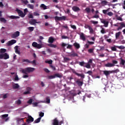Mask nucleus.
I'll use <instances>...</instances> for the list:
<instances>
[{
	"instance_id": "44",
	"label": "nucleus",
	"mask_w": 125,
	"mask_h": 125,
	"mask_svg": "<svg viewBox=\"0 0 125 125\" xmlns=\"http://www.w3.org/2000/svg\"><path fill=\"white\" fill-rule=\"evenodd\" d=\"M85 11L86 12H87V13H90V8L86 7V8L85 9Z\"/></svg>"
},
{
	"instance_id": "8",
	"label": "nucleus",
	"mask_w": 125,
	"mask_h": 125,
	"mask_svg": "<svg viewBox=\"0 0 125 125\" xmlns=\"http://www.w3.org/2000/svg\"><path fill=\"white\" fill-rule=\"evenodd\" d=\"M32 46L33 47H36V48H38V49H40L42 47V46L40 44H38L37 42H33L32 44Z\"/></svg>"
},
{
	"instance_id": "10",
	"label": "nucleus",
	"mask_w": 125,
	"mask_h": 125,
	"mask_svg": "<svg viewBox=\"0 0 125 125\" xmlns=\"http://www.w3.org/2000/svg\"><path fill=\"white\" fill-rule=\"evenodd\" d=\"M33 122H34V118H33V117H32L31 116L28 115V119L26 120V123L29 124L30 123H33Z\"/></svg>"
},
{
	"instance_id": "24",
	"label": "nucleus",
	"mask_w": 125,
	"mask_h": 125,
	"mask_svg": "<svg viewBox=\"0 0 125 125\" xmlns=\"http://www.w3.org/2000/svg\"><path fill=\"white\" fill-rule=\"evenodd\" d=\"M74 46H75V48H77V49H79L80 47H81V46L80 45V44H79L78 42H75L73 44Z\"/></svg>"
},
{
	"instance_id": "16",
	"label": "nucleus",
	"mask_w": 125,
	"mask_h": 125,
	"mask_svg": "<svg viewBox=\"0 0 125 125\" xmlns=\"http://www.w3.org/2000/svg\"><path fill=\"white\" fill-rule=\"evenodd\" d=\"M79 35L80 36L81 40H82L83 42H85V35H84L83 33H81Z\"/></svg>"
},
{
	"instance_id": "4",
	"label": "nucleus",
	"mask_w": 125,
	"mask_h": 125,
	"mask_svg": "<svg viewBox=\"0 0 125 125\" xmlns=\"http://www.w3.org/2000/svg\"><path fill=\"white\" fill-rule=\"evenodd\" d=\"M62 124H64V121H61V122L58 121L57 118H56L53 120V125H61Z\"/></svg>"
},
{
	"instance_id": "26",
	"label": "nucleus",
	"mask_w": 125,
	"mask_h": 125,
	"mask_svg": "<svg viewBox=\"0 0 125 125\" xmlns=\"http://www.w3.org/2000/svg\"><path fill=\"white\" fill-rule=\"evenodd\" d=\"M18 46H16L15 47V53H17V54H19V55H20L21 53H20V51H19V50H18Z\"/></svg>"
},
{
	"instance_id": "32",
	"label": "nucleus",
	"mask_w": 125,
	"mask_h": 125,
	"mask_svg": "<svg viewBox=\"0 0 125 125\" xmlns=\"http://www.w3.org/2000/svg\"><path fill=\"white\" fill-rule=\"evenodd\" d=\"M86 64V63L84 62H83V61L79 62V65L80 66H82V67H85Z\"/></svg>"
},
{
	"instance_id": "38",
	"label": "nucleus",
	"mask_w": 125,
	"mask_h": 125,
	"mask_svg": "<svg viewBox=\"0 0 125 125\" xmlns=\"http://www.w3.org/2000/svg\"><path fill=\"white\" fill-rule=\"evenodd\" d=\"M48 46H50V47H54V48H56V47H57V46L56 45H54L52 43L48 44Z\"/></svg>"
},
{
	"instance_id": "23",
	"label": "nucleus",
	"mask_w": 125,
	"mask_h": 125,
	"mask_svg": "<svg viewBox=\"0 0 125 125\" xmlns=\"http://www.w3.org/2000/svg\"><path fill=\"white\" fill-rule=\"evenodd\" d=\"M121 34H122V32H121V31L117 32L115 34L116 40H118V39H119V38H120V36H121Z\"/></svg>"
},
{
	"instance_id": "15",
	"label": "nucleus",
	"mask_w": 125,
	"mask_h": 125,
	"mask_svg": "<svg viewBox=\"0 0 125 125\" xmlns=\"http://www.w3.org/2000/svg\"><path fill=\"white\" fill-rule=\"evenodd\" d=\"M29 23L30 25H36V23H39V22L37 21V20L35 19H32L29 21Z\"/></svg>"
},
{
	"instance_id": "60",
	"label": "nucleus",
	"mask_w": 125,
	"mask_h": 125,
	"mask_svg": "<svg viewBox=\"0 0 125 125\" xmlns=\"http://www.w3.org/2000/svg\"><path fill=\"white\" fill-rule=\"evenodd\" d=\"M70 59L69 58H66V57L64 58V61H65V62H68V61H70Z\"/></svg>"
},
{
	"instance_id": "30",
	"label": "nucleus",
	"mask_w": 125,
	"mask_h": 125,
	"mask_svg": "<svg viewBox=\"0 0 125 125\" xmlns=\"http://www.w3.org/2000/svg\"><path fill=\"white\" fill-rule=\"evenodd\" d=\"M109 3V2L107 1L106 0H104L101 1V4L103 5H107Z\"/></svg>"
},
{
	"instance_id": "55",
	"label": "nucleus",
	"mask_w": 125,
	"mask_h": 125,
	"mask_svg": "<svg viewBox=\"0 0 125 125\" xmlns=\"http://www.w3.org/2000/svg\"><path fill=\"white\" fill-rule=\"evenodd\" d=\"M101 33L102 34H105L106 31H105V29L104 28H102V30H101Z\"/></svg>"
},
{
	"instance_id": "14",
	"label": "nucleus",
	"mask_w": 125,
	"mask_h": 125,
	"mask_svg": "<svg viewBox=\"0 0 125 125\" xmlns=\"http://www.w3.org/2000/svg\"><path fill=\"white\" fill-rule=\"evenodd\" d=\"M119 24L120 26L117 28V31H120V30H122L123 28H125V24L124 22H119L118 23Z\"/></svg>"
},
{
	"instance_id": "3",
	"label": "nucleus",
	"mask_w": 125,
	"mask_h": 125,
	"mask_svg": "<svg viewBox=\"0 0 125 125\" xmlns=\"http://www.w3.org/2000/svg\"><path fill=\"white\" fill-rule=\"evenodd\" d=\"M118 63V61L112 60V63L108 62L105 64V67H108L109 68H111L112 67H115L116 64Z\"/></svg>"
},
{
	"instance_id": "40",
	"label": "nucleus",
	"mask_w": 125,
	"mask_h": 125,
	"mask_svg": "<svg viewBox=\"0 0 125 125\" xmlns=\"http://www.w3.org/2000/svg\"><path fill=\"white\" fill-rule=\"evenodd\" d=\"M116 47L117 48H119V49H125V47L123 46V45H121V46H116Z\"/></svg>"
},
{
	"instance_id": "18",
	"label": "nucleus",
	"mask_w": 125,
	"mask_h": 125,
	"mask_svg": "<svg viewBox=\"0 0 125 125\" xmlns=\"http://www.w3.org/2000/svg\"><path fill=\"white\" fill-rule=\"evenodd\" d=\"M72 10H73V11H75V12L81 11V9H80L79 7H77L76 6H74L72 7Z\"/></svg>"
},
{
	"instance_id": "45",
	"label": "nucleus",
	"mask_w": 125,
	"mask_h": 125,
	"mask_svg": "<svg viewBox=\"0 0 125 125\" xmlns=\"http://www.w3.org/2000/svg\"><path fill=\"white\" fill-rule=\"evenodd\" d=\"M90 22L94 25H97V24H98V21H91Z\"/></svg>"
},
{
	"instance_id": "12",
	"label": "nucleus",
	"mask_w": 125,
	"mask_h": 125,
	"mask_svg": "<svg viewBox=\"0 0 125 125\" xmlns=\"http://www.w3.org/2000/svg\"><path fill=\"white\" fill-rule=\"evenodd\" d=\"M76 83L78 86H83V81L82 80V81H81V79H79L77 80Z\"/></svg>"
},
{
	"instance_id": "9",
	"label": "nucleus",
	"mask_w": 125,
	"mask_h": 125,
	"mask_svg": "<svg viewBox=\"0 0 125 125\" xmlns=\"http://www.w3.org/2000/svg\"><path fill=\"white\" fill-rule=\"evenodd\" d=\"M20 36V32L16 31L11 35L12 39H16V38H18Z\"/></svg>"
},
{
	"instance_id": "43",
	"label": "nucleus",
	"mask_w": 125,
	"mask_h": 125,
	"mask_svg": "<svg viewBox=\"0 0 125 125\" xmlns=\"http://www.w3.org/2000/svg\"><path fill=\"white\" fill-rule=\"evenodd\" d=\"M49 66L53 71H56V68L55 67V66L52 65V64H50Z\"/></svg>"
},
{
	"instance_id": "50",
	"label": "nucleus",
	"mask_w": 125,
	"mask_h": 125,
	"mask_svg": "<svg viewBox=\"0 0 125 125\" xmlns=\"http://www.w3.org/2000/svg\"><path fill=\"white\" fill-rule=\"evenodd\" d=\"M94 51V49H89L88 50V52L89 53H93Z\"/></svg>"
},
{
	"instance_id": "39",
	"label": "nucleus",
	"mask_w": 125,
	"mask_h": 125,
	"mask_svg": "<svg viewBox=\"0 0 125 125\" xmlns=\"http://www.w3.org/2000/svg\"><path fill=\"white\" fill-rule=\"evenodd\" d=\"M46 102L47 104H49V103H50V98H49V97H46Z\"/></svg>"
},
{
	"instance_id": "64",
	"label": "nucleus",
	"mask_w": 125,
	"mask_h": 125,
	"mask_svg": "<svg viewBox=\"0 0 125 125\" xmlns=\"http://www.w3.org/2000/svg\"><path fill=\"white\" fill-rule=\"evenodd\" d=\"M7 95H8V93L4 94L3 96V99H5L6 98H7Z\"/></svg>"
},
{
	"instance_id": "58",
	"label": "nucleus",
	"mask_w": 125,
	"mask_h": 125,
	"mask_svg": "<svg viewBox=\"0 0 125 125\" xmlns=\"http://www.w3.org/2000/svg\"><path fill=\"white\" fill-rule=\"evenodd\" d=\"M107 15H108V16H113V12H109L108 13H107Z\"/></svg>"
},
{
	"instance_id": "19",
	"label": "nucleus",
	"mask_w": 125,
	"mask_h": 125,
	"mask_svg": "<svg viewBox=\"0 0 125 125\" xmlns=\"http://www.w3.org/2000/svg\"><path fill=\"white\" fill-rule=\"evenodd\" d=\"M101 23H103V24H104V27H108V25H109V21H106L104 20L101 21Z\"/></svg>"
},
{
	"instance_id": "13",
	"label": "nucleus",
	"mask_w": 125,
	"mask_h": 125,
	"mask_svg": "<svg viewBox=\"0 0 125 125\" xmlns=\"http://www.w3.org/2000/svg\"><path fill=\"white\" fill-rule=\"evenodd\" d=\"M17 41L15 40H12L10 41H8L7 43V45L8 46H10V45H12L14 44V43H16Z\"/></svg>"
},
{
	"instance_id": "48",
	"label": "nucleus",
	"mask_w": 125,
	"mask_h": 125,
	"mask_svg": "<svg viewBox=\"0 0 125 125\" xmlns=\"http://www.w3.org/2000/svg\"><path fill=\"white\" fill-rule=\"evenodd\" d=\"M0 53H4L5 52H6V49H1L0 50Z\"/></svg>"
},
{
	"instance_id": "62",
	"label": "nucleus",
	"mask_w": 125,
	"mask_h": 125,
	"mask_svg": "<svg viewBox=\"0 0 125 125\" xmlns=\"http://www.w3.org/2000/svg\"><path fill=\"white\" fill-rule=\"evenodd\" d=\"M15 81H19V78L18 77V75H16L15 77V79H14Z\"/></svg>"
},
{
	"instance_id": "52",
	"label": "nucleus",
	"mask_w": 125,
	"mask_h": 125,
	"mask_svg": "<svg viewBox=\"0 0 125 125\" xmlns=\"http://www.w3.org/2000/svg\"><path fill=\"white\" fill-rule=\"evenodd\" d=\"M22 62H27V63H30L31 61H30L28 59H23L22 60Z\"/></svg>"
},
{
	"instance_id": "31",
	"label": "nucleus",
	"mask_w": 125,
	"mask_h": 125,
	"mask_svg": "<svg viewBox=\"0 0 125 125\" xmlns=\"http://www.w3.org/2000/svg\"><path fill=\"white\" fill-rule=\"evenodd\" d=\"M120 64V65H122V66H125V60L121 58Z\"/></svg>"
},
{
	"instance_id": "27",
	"label": "nucleus",
	"mask_w": 125,
	"mask_h": 125,
	"mask_svg": "<svg viewBox=\"0 0 125 125\" xmlns=\"http://www.w3.org/2000/svg\"><path fill=\"white\" fill-rule=\"evenodd\" d=\"M9 58V55L7 54V53H5L3 54V59L6 60V59H8Z\"/></svg>"
},
{
	"instance_id": "53",
	"label": "nucleus",
	"mask_w": 125,
	"mask_h": 125,
	"mask_svg": "<svg viewBox=\"0 0 125 125\" xmlns=\"http://www.w3.org/2000/svg\"><path fill=\"white\" fill-rule=\"evenodd\" d=\"M89 33L90 34H93V32H94V31H93V29H92V27H90L89 28Z\"/></svg>"
},
{
	"instance_id": "49",
	"label": "nucleus",
	"mask_w": 125,
	"mask_h": 125,
	"mask_svg": "<svg viewBox=\"0 0 125 125\" xmlns=\"http://www.w3.org/2000/svg\"><path fill=\"white\" fill-rule=\"evenodd\" d=\"M16 103L17 105H20L21 103H22V102L21 100H18V101H16Z\"/></svg>"
},
{
	"instance_id": "51",
	"label": "nucleus",
	"mask_w": 125,
	"mask_h": 125,
	"mask_svg": "<svg viewBox=\"0 0 125 125\" xmlns=\"http://www.w3.org/2000/svg\"><path fill=\"white\" fill-rule=\"evenodd\" d=\"M22 1L24 4H28V3H29L28 0H22Z\"/></svg>"
},
{
	"instance_id": "56",
	"label": "nucleus",
	"mask_w": 125,
	"mask_h": 125,
	"mask_svg": "<svg viewBox=\"0 0 125 125\" xmlns=\"http://www.w3.org/2000/svg\"><path fill=\"white\" fill-rule=\"evenodd\" d=\"M87 69H90V64L87 63L85 65V66Z\"/></svg>"
},
{
	"instance_id": "20",
	"label": "nucleus",
	"mask_w": 125,
	"mask_h": 125,
	"mask_svg": "<svg viewBox=\"0 0 125 125\" xmlns=\"http://www.w3.org/2000/svg\"><path fill=\"white\" fill-rule=\"evenodd\" d=\"M104 74L106 77H108L110 74H112V71L104 70Z\"/></svg>"
},
{
	"instance_id": "35",
	"label": "nucleus",
	"mask_w": 125,
	"mask_h": 125,
	"mask_svg": "<svg viewBox=\"0 0 125 125\" xmlns=\"http://www.w3.org/2000/svg\"><path fill=\"white\" fill-rule=\"evenodd\" d=\"M27 7L30 9H34V6L33 4H27Z\"/></svg>"
},
{
	"instance_id": "22",
	"label": "nucleus",
	"mask_w": 125,
	"mask_h": 125,
	"mask_svg": "<svg viewBox=\"0 0 125 125\" xmlns=\"http://www.w3.org/2000/svg\"><path fill=\"white\" fill-rule=\"evenodd\" d=\"M53 42H54V38L52 37H49L48 40V42H49V43H53Z\"/></svg>"
},
{
	"instance_id": "5",
	"label": "nucleus",
	"mask_w": 125,
	"mask_h": 125,
	"mask_svg": "<svg viewBox=\"0 0 125 125\" xmlns=\"http://www.w3.org/2000/svg\"><path fill=\"white\" fill-rule=\"evenodd\" d=\"M72 72L73 73V74L76 75V76H78V77H81L82 81H83V79H84V78L85 77V75H84V74H83V73H78L77 72H76V70L74 69L72 70Z\"/></svg>"
},
{
	"instance_id": "33",
	"label": "nucleus",
	"mask_w": 125,
	"mask_h": 125,
	"mask_svg": "<svg viewBox=\"0 0 125 125\" xmlns=\"http://www.w3.org/2000/svg\"><path fill=\"white\" fill-rule=\"evenodd\" d=\"M54 19L56 21H61V17L56 16Z\"/></svg>"
},
{
	"instance_id": "6",
	"label": "nucleus",
	"mask_w": 125,
	"mask_h": 125,
	"mask_svg": "<svg viewBox=\"0 0 125 125\" xmlns=\"http://www.w3.org/2000/svg\"><path fill=\"white\" fill-rule=\"evenodd\" d=\"M72 72L73 73V74L76 75V76H78V77H81L82 81H83V79H84V78L85 77V75H84V74H83V73H78L77 72H76V70L74 69L72 70Z\"/></svg>"
},
{
	"instance_id": "37",
	"label": "nucleus",
	"mask_w": 125,
	"mask_h": 125,
	"mask_svg": "<svg viewBox=\"0 0 125 125\" xmlns=\"http://www.w3.org/2000/svg\"><path fill=\"white\" fill-rule=\"evenodd\" d=\"M16 121H17V122H18L19 123L20 122H24V118H16Z\"/></svg>"
},
{
	"instance_id": "47",
	"label": "nucleus",
	"mask_w": 125,
	"mask_h": 125,
	"mask_svg": "<svg viewBox=\"0 0 125 125\" xmlns=\"http://www.w3.org/2000/svg\"><path fill=\"white\" fill-rule=\"evenodd\" d=\"M116 20L119 21H123V18L121 17H118V16H116Z\"/></svg>"
},
{
	"instance_id": "59",
	"label": "nucleus",
	"mask_w": 125,
	"mask_h": 125,
	"mask_svg": "<svg viewBox=\"0 0 125 125\" xmlns=\"http://www.w3.org/2000/svg\"><path fill=\"white\" fill-rule=\"evenodd\" d=\"M28 104H32V103H33V99H30L28 100V101L27 102Z\"/></svg>"
},
{
	"instance_id": "42",
	"label": "nucleus",
	"mask_w": 125,
	"mask_h": 125,
	"mask_svg": "<svg viewBox=\"0 0 125 125\" xmlns=\"http://www.w3.org/2000/svg\"><path fill=\"white\" fill-rule=\"evenodd\" d=\"M119 72H120V69H117L116 70H112L111 71V73H114V74H116L117 73H119Z\"/></svg>"
},
{
	"instance_id": "17",
	"label": "nucleus",
	"mask_w": 125,
	"mask_h": 125,
	"mask_svg": "<svg viewBox=\"0 0 125 125\" xmlns=\"http://www.w3.org/2000/svg\"><path fill=\"white\" fill-rule=\"evenodd\" d=\"M68 56L70 57H78V54L75 52H72V53H69Z\"/></svg>"
},
{
	"instance_id": "21",
	"label": "nucleus",
	"mask_w": 125,
	"mask_h": 125,
	"mask_svg": "<svg viewBox=\"0 0 125 125\" xmlns=\"http://www.w3.org/2000/svg\"><path fill=\"white\" fill-rule=\"evenodd\" d=\"M8 18H10V19H19L20 17L15 16H8Z\"/></svg>"
},
{
	"instance_id": "29",
	"label": "nucleus",
	"mask_w": 125,
	"mask_h": 125,
	"mask_svg": "<svg viewBox=\"0 0 125 125\" xmlns=\"http://www.w3.org/2000/svg\"><path fill=\"white\" fill-rule=\"evenodd\" d=\"M40 7H41V8H42L44 10H45V9H47V6L45 5L44 4H42L40 5Z\"/></svg>"
},
{
	"instance_id": "1",
	"label": "nucleus",
	"mask_w": 125,
	"mask_h": 125,
	"mask_svg": "<svg viewBox=\"0 0 125 125\" xmlns=\"http://www.w3.org/2000/svg\"><path fill=\"white\" fill-rule=\"evenodd\" d=\"M35 71V68L33 67H26L21 70V73L22 74H25V75L22 76L23 79H26V78H29V76L27 75L28 73H33V71Z\"/></svg>"
},
{
	"instance_id": "34",
	"label": "nucleus",
	"mask_w": 125,
	"mask_h": 125,
	"mask_svg": "<svg viewBox=\"0 0 125 125\" xmlns=\"http://www.w3.org/2000/svg\"><path fill=\"white\" fill-rule=\"evenodd\" d=\"M0 21L1 22H2V23H6V20H5V19H4V18H0Z\"/></svg>"
},
{
	"instance_id": "28",
	"label": "nucleus",
	"mask_w": 125,
	"mask_h": 125,
	"mask_svg": "<svg viewBox=\"0 0 125 125\" xmlns=\"http://www.w3.org/2000/svg\"><path fill=\"white\" fill-rule=\"evenodd\" d=\"M41 120H42V117H39L34 121V124H39L40 122H41Z\"/></svg>"
},
{
	"instance_id": "36",
	"label": "nucleus",
	"mask_w": 125,
	"mask_h": 125,
	"mask_svg": "<svg viewBox=\"0 0 125 125\" xmlns=\"http://www.w3.org/2000/svg\"><path fill=\"white\" fill-rule=\"evenodd\" d=\"M52 62H53V61L52 60H50L49 61H45V63L49 64L50 65H51V64H52Z\"/></svg>"
},
{
	"instance_id": "61",
	"label": "nucleus",
	"mask_w": 125,
	"mask_h": 125,
	"mask_svg": "<svg viewBox=\"0 0 125 125\" xmlns=\"http://www.w3.org/2000/svg\"><path fill=\"white\" fill-rule=\"evenodd\" d=\"M43 70L44 71V72H45V73H50V71H49V70H48V69L46 68H44Z\"/></svg>"
},
{
	"instance_id": "11",
	"label": "nucleus",
	"mask_w": 125,
	"mask_h": 125,
	"mask_svg": "<svg viewBox=\"0 0 125 125\" xmlns=\"http://www.w3.org/2000/svg\"><path fill=\"white\" fill-rule=\"evenodd\" d=\"M61 46L62 47H65V46H67L66 47V48L67 49H71L72 48V45H70V44H66L64 42H62L61 44Z\"/></svg>"
},
{
	"instance_id": "46",
	"label": "nucleus",
	"mask_w": 125,
	"mask_h": 125,
	"mask_svg": "<svg viewBox=\"0 0 125 125\" xmlns=\"http://www.w3.org/2000/svg\"><path fill=\"white\" fill-rule=\"evenodd\" d=\"M108 11H109V9H107L106 10H103V13H104V14H107Z\"/></svg>"
},
{
	"instance_id": "41",
	"label": "nucleus",
	"mask_w": 125,
	"mask_h": 125,
	"mask_svg": "<svg viewBox=\"0 0 125 125\" xmlns=\"http://www.w3.org/2000/svg\"><path fill=\"white\" fill-rule=\"evenodd\" d=\"M27 29L30 32H33V31H34V30H35V27H28L27 28Z\"/></svg>"
},
{
	"instance_id": "63",
	"label": "nucleus",
	"mask_w": 125,
	"mask_h": 125,
	"mask_svg": "<svg viewBox=\"0 0 125 125\" xmlns=\"http://www.w3.org/2000/svg\"><path fill=\"white\" fill-rule=\"evenodd\" d=\"M92 18H99V15L95 14L94 16L92 17Z\"/></svg>"
},
{
	"instance_id": "7",
	"label": "nucleus",
	"mask_w": 125,
	"mask_h": 125,
	"mask_svg": "<svg viewBox=\"0 0 125 125\" xmlns=\"http://www.w3.org/2000/svg\"><path fill=\"white\" fill-rule=\"evenodd\" d=\"M16 11H17L18 14H19V15L22 18H23V17H25V16H26V14H24L23 12V11H21V10L16 9Z\"/></svg>"
},
{
	"instance_id": "25",
	"label": "nucleus",
	"mask_w": 125,
	"mask_h": 125,
	"mask_svg": "<svg viewBox=\"0 0 125 125\" xmlns=\"http://www.w3.org/2000/svg\"><path fill=\"white\" fill-rule=\"evenodd\" d=\"M20 87V86L18 83H15L13 85V88L14 89H17V88H19Z\"/></svg>"
},
{
	"instance_id": "2",
	"label": "nucleus",
	"mask_w": 125,
	"mask_h": 125,
	"mask_svg": "<svg viewBox=\"0 0 125 125\" xmlns=\"http://www.w3.org/2000/svg\"><path fill=\"white\" fill-rule=\"evenodd\" d=\"M63 75L62 73H56L54 75L48 76V79L49 80H52L55 79V78H59L60 79H61Z\"/></svg>"
},
{
	"instance_id": "54",
	"label": "nucleus",
	"mask_w": 125,
	"mask_h": 125,
	"mask_svg": "<svg viewBox=\"0 0 125 125\" xmlns=\"http://www.w3.org/2000/svg\"><path fill=\"white\" fill-rule=\"evenodd\" d=\"M8 117V114H3L1 115L2 119H4V118H7Z\"/></svg>"
},
{
	"instance_id": "57",
	"label": "nucleus",
	"mask_w": 125,
	"mask_h": 125,
	"mask_svg": "<svg viewBox=\"0 0 125 125\" xmlns=\"http://www.w3.org/2000/svg\"><path fill=\"white\" fill-rule=\"evenodd\" d=\"M39 116L40 117H41V118H42V117L44 116V113L42 112H41L39 114Z\"/></svg>"
}]
</instances>
